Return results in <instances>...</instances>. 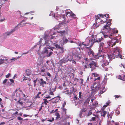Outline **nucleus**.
<instances>
[{
    "mask_svg": "<svg viewBox=\"0 0 125 125\" xmlns=\"http://www.w3.org/2000/svg\"><path fill=\"white\" fill-rule=\"evenodd\" d=\"M121 67H123L124 68H125V67L121 63L119 65Z\"/></svg>",
    "mask_w": 125,
    "mask_h": 125,
    "instance_id": "63",
    "label": "nucleus"
},
{
    "mask_svg": "<svg viewBox=\"0 0 125 125\" xmlns=\"http://www.w3.org/2000/svg\"><path fill=\"white\" fill-rule=\"evenodd\" d=\"M98 104L97 102L96 101H95L93 103L90 104L91 105L93 106H96Z\"/></svg>",
    "mask_w": 125,
    "mask_h": 125,
    "instance_id": "28",
    "label": "nucleus"
},
{
    "mask_svg": "<svg viewBox=\"0 0 125 125\" xmlns=\"http://www.w3.org/2000/svg\"><path fill=\"white\" fill-rule=\"evenodd\" d=\"M4 58H3V59H0V61H7L8 60L7 59V58L5 57Z\"/></svg>",
    "mask_w": 125,
    "mask_h": 125,
    "instance_id": "44",
    "label": "nucleus"
},
{
    "mask_svg": "<svg viewBox=\"0 0 125 125\" xmlns=\"http://www.w3.org/2000/svg\"><path fill=\"white\" fill-rule=\"evenodd\" d=\"M123 80L124 81H125V75H124L123 77Z\"/></svg>",
    "mask_w": 125,
    "mask_h": 125,
    "instance_id": "64",
    "label": "nucleus"
},
{
    "mask_svg": "<svg viewBox=\"0 0 125 125\" xmlns=\"http://www.w3.org/2000/svg\"><path fill=\"white\" fill-rule=\"evenodd\" d=\"M8 79H5L3 81L2 83L3 84H5L6 83V82H7V81Z\"/></svg>",
    "mask_w": 125,
    "mask_h": 125,
    "instance_id": "48",
    "label": "nucleus"
},
{
    "mask_svg": "<svg viewBox=\"0 0 125 125\" xmlns=\"http://www.w3.org/2000/svg\"><path fill=\"white\" fill-rule=\"evenodd\" d=\"M114 56L113 55H108L107 54H106V55H102H102L100 56V59H101L100 62L102 63H103L102 65H108L109 64V62L107 61V59H109V61L112 60Z\"/></svg>",
    "mask_w": 125,
    "mask_h": 125,
    "instance_id": "2",
    "label": "nucleus"
},
{
    "mask_svg": "<svg viewBox=\"0 0 125 125\" xmlns=\"http://www.w3.org/2000/svg\"><path fill=\"white\" fill-rule=\"evenodd\" d=\"M52 54V52H50L49 54H48V55H46V56L47 57H49Z\"/></svg>",
    "mask_w": 125,
    "mask_h": 125,
    "instance_id": "37",
    "label": "nucleus"
},
{
    "mask_svg": "<svg viewBox=\"0 0 125 125\" xmlns=\"http://www.w3.org/2000/svg\"><path fill=\"white\" fill-rule=\"evenodd\" d=\"M97 37V36H94L93 35L91 36L90 40L92 42L91 44L93 45L94 43L96 42Z\"/></svg>",
    "mask_w": 125,
    "mask_h": 125,
    "instance_id": "11",
    "label": "nucleus"
},
{
    "mask_svg": "<svg viewBox=\"0 0 125 125\" xmlns=\"http://www.w3.org/2000/svg\"><path fill=\"white\" fill-rule=\"evenodd\" d=\"M113 55H114L115 57L117 58L119 56L120 52V50L118 47H116L114 48L113 50Z\"/></svg>",
    "mask_w": 125,
    "mask_h": 125,
    "instance_id": "7",
    "label": "nucleus"
},
{
    "mask_svg": "<svg viewBox=\"0 0 125 125\" xmlns=\"http://www.w3.org/2000/svg\"><path fill=\"white\" fill-rule=\"evenodd\" d=\"M54 17L57 20L60 19H62V21L64 20H65V15H63L62 14H57L54 15Z\"/></svg>",
    "mask_w": 125,
    "mask_h": 125,
    "instance_id": "9",
    "label": "nucleus"
},
{
    "mask_svg": "<svg viewBox=\"0 0 125 125\" xmlns=\"http://www.w3.org/2000/svg\"><path fill=\"white\" fill-rule=\"evenodd\" d=\"M79 98H80L81 99L82 98V93L81 92H79Z\"/></svg>",
    "mask_w": 125,
    "mask_h": 125,
    "instance_id": "43",
    "label": "nucleus"
},
{
    "mask_svg": "<svg viewBox=\"0 0 125 125\" xmlns=\"http://www.w3.org/2000/svg\"><path fill=\"white\" fill-rule=\"evenodd\" d=\"M99 47L100 49L99 50L98 55L97 56V57H99L102 55V54L103 52L104 53L103 51L105 49L109 47V45H108L107 42L105 43L103 42L100 43Z\"/></svg>",
    "mask_w": 125,
    "mask_h": 125,
    "instance_id": "3",
    "label": "nucleus"
},
{
    "mask_svg": "<svg viewBox=\"0 0 125 125\" xmlns=\"http://www.w3.org/2000/svg\"><path fill=\"white\" fill-rule=\"evenodd\" d=\"M98 53H97V54L96 55L93 50L91 48H89V50L88 52V54L90 57H93V58L96 59L98 58L99 59H100V57H97V56L98 55Z\"/></svg>",
    "mask_w": 125,
    "mask_h": 125,
    "instance_id": "6",
    "label": "nucleus"
},
{
    "mask_svg": "<svg viewBox=\"0 0 125 125\" xmlns=\"http://www.w3.org/2000/svg\"><path fill=\"white\" fill-rule=\"evenodd\" d=\"M17 119L18 120H23V119L20 116L18 117L17 118Z\"/></svg>",
    "mask_w": 125,
    "mask_h": 125,
    "instance_id": "46",
    "label": "nucleus"
},
{
    "mask_svg": "<svg viewBox=\"0 0 125 125\" xmlns=\"http://www.w3.org/2000/svg\"><path fill=\"white\" fill-rule=\"evenodd\" d=\"M49 100H47L46 99H45L44 98L43 99V102H42V104H44L45 105H47V104L49 103Z\"/></svg>",
    "mask_w": 125,
    "mask_h": 125,
    "instance_id": "18",
    "label": "nucleus"
},
{
    "mask_svg": "<svg viewBox=\"0 0 125 125\" xmlns=\"http://www.w3.org/2000/svg\"><path fill=\"white\" fill-rule=\"evenodd\" d=\"M83 113L81 111H80V113L79 114V116L80 117V118H81L82 117V114H83Z\"/></svg>",
    "mask_w": 125,
    "mask_h": 125,
    "instance_id": "39",
    "label": "nucleus"
},
{
    "mask_svg": "<svg viewBox=\"0 0 125 125\" xmlns=\"http://www.w3.org/2000/svg\"><path fill=\"white\" fill-rule=\"evenodd\" d=\"M48 50L47 49V48L46 47H45L44 49V53H45V52H46Z\"/></svg>",
    "mask_w": 125,
    "mask_h": 125,
    "instance_id": "53",
    "label": "nucleus"
},
{
    "mask_svg": "<svg viewBox=\"0 0 125 125\" xmlns=\"http://www.w3.org/2000/svg\"><path fill=\"white\" fill-rule=\"evenodd\" d=\"M99 19V17L98 15H97L96 16V18L95 20L97 21Z\"/></svg>",
    "mask_w": 125,
    "mask_h": 125,
    "instance_id": "51",
    "label": "nucleus"
},
{
    "mask_svg": "<svg viewBox=\"0 0 125 125\" xmlns=\"http://www.w3.org/2000/svg\"><path fill=\"white\" fill-rule=\"evenodd\" d=\"M90 42V40L88 38L86 39L85 42V44H83L85 46H87L89 45Z\"/></svg>",
    "mask_w": 125,
    "mask_h": 125,
    "instance_id": "17",
    "label": "nucleus"
},
{
    "mask_svg": "<svg viewBox=\"0 0 125 125\" xmlns=\"http://www.w3.org/2000/svg\"><path fill=\"white\" fill-rule=\"evenodd\" d=\"M62 39L63 40V44L69 42V41L67 39L65 38V39H64V37H63L62 38Z\"/></svg>",
    "mask_w": 125,
    "mask_h": 125,
    "instance_id": "20",
    "label": "nucleus"
},
{
    "mask_svg": "<svg viewBox=\"0 0 125 125\" xmlns=\"http://www.w3.org/2000/svg\"><path fill=\"white\" fill-rule=\"evenodd\" d=\"M69 59L67 57H63L62 59L60 60L59 62L60 64L62 65L63 63H65L68 61Z\"/></svg>",
    "mask_w": 125,
    "mask_h": 125,
    "instance_id": "10",
    "label": "nucleus"
},
{
    "mask_svg": "<svg viewBox=\"0 0 125 125\" xmlns=\"http://www.w3.org/2000/svg\"><path fill=\"white\" fill-rule=\"evenodd\" d=\"M18 112L17 111H16V112L13 113L12 114L13 115H17L18 114Z\"/></svg>",
    "mask_w": 125,
    "mask_h": 125,
    "instance_id": "61",
    "label": "nucleus"
},
{
    "mask_svg": "<svg viewBox=\"0 0 125 125\" xmlns=\"http://www.w3.org/2000/svg\"><path fill=\"white\" fill-rule=\"evenodd\" d=\"M70 15L71 16H73V17H75V15L74 13H70Z\"/></svg>",
    "mask_w": 125,
    "mask_h": 125,
    "instance_id": "47",
    "label": "nucleus"
},
{
    "mask_svg": "<svg viewBox=\"0 0 125 125\" xmlns=\"http://www.w3.org/2000/svg\"><path fill=\"white\" fill-rule=\"evenodd\" d=\"M83 43H84V42H83L82 43H79V46H81V47L82 45H84L83 44H83Z\"/></svg>",
    "mask_w": 125,
    "mask_h": 125,
    "instance_id": "56",
    "label": "nucleus"
},
{
    "mask_svg": "<svg viewBox=\"0 0 125 125\" xmlns=\"http://www.w3.org/2000/svg\"><path fill=\"white\" fill-rule=\"evenodd\" d=\"M118 32V31L116 30L115 32H113L110 34L104 35L105 38L108 37L111 39V40L107 42L108 45H109V47L110 46L112 47L116 44V43H118V41L117 39L116 38H113V36L114 34Z\"/></svg>",
    "mask_w": 125,
    "mask_h": 125,
    "instance_id": "1",
    "label": "nucleus"
},
{
    "mask_svg": "<svg viewBox=\"0 0 125 125\" xmlns=\"http://www.w3.org/2000/svg\"><path fill=\"white\" fill-rule=\"evenodd\" d=\"M90 98L88 97L85 100L83 104V105L85 106H87L88 105L89 102L90 101Z\"/></svg>",
    "mask_w": 125,
    "mask_h": 125,
    "instance_id": "16",
    "label": "nucleus"
},
{
    "mask_svg": "<svg viewBox=\"0 0 125 125\" xmlns=\"http://www.w3.org/2000/svg\"><path fill=\"white\" fill-rule=\"evenodd\" d=\"M111 24L109 22H107L106 24L104 26L103 30L105 31H107L106 32L108 33V35L110 34L111 33L113 32H115L116 30L114 29H111L110 28V26Z\"/></svg>",
    "mask_w": 125,
    "mask_h": 125,
    "instance_id": "4",
    "label": "nucleus"
},
{
    "mask_svg": "<svg viewBox=\"0 0 125 125\" xmlns=\"http://www.w3.org/2000/svg\"><path fill=\"white\" fill-rule=\"evenodd\" d=\"M107 105H106V104H105L104 105L103 107L102 108V110H104V109H105V107L107 106Z\"/></svg>",
    "mask_w": 125,
    "mask_h": 125,
    "instance_id": "40",
    "label": "nucleus"
},
{
    "mask_svg": "<svg viewBox=\"0 0 125 125\" xmlns=\"http://www.w3.org/2000/svg\"><path fill=\"white\" fill-rule=\"evenodd\" d=\"M55 115L56 116V119H57L60 117V115L59 113H58L57 112H56L55 114Z\"/></svg>",
    "mask_w": 125,
    "mask_h": 125,
    "instance_id": "29",
    "label": "nucleus"
},
{
    "mask_svg": "<svg viewBox=\"0 0 125 125\" xmlns=\"http://www.w3.org/2000/svg\"><path fill=\"white\" fill-rule=\"evenodd\" d=\"M54 46L56 47V48L57 49H59L61 47V46H60V45L57 44L54 45Z\"/></svg>",
    "mask_w": 125,
    "mask_h": 125,
    "instance_id": "33",
    "label": "nucleus"
},
{
    "mask_svg": "<svg viewBox=\"0 0 125 125\" xmlns=\"http://www.w3.org/2000/svg\"><path fill=\"white\" fill-rule=\"evenodd\" d=\"M114 96H115V98H118L120 97V95H115Z\"/></svg>",
    "mask_w": 125,
    "mask_h": 125,
    "instance_id": "52",
    "label": "nucleus"
},
{
    "mask_svg": "<svg viewBox=\"0 0 125 125\" xmlns=\"http://www.w3.org/2000/svg\"><path fill=\"white\" fill-rule=\"evenodd\" d=\"M15 31V29H13L11 30L10 31H7L3 33V35L5 37L10 35L12 33Z\"/></svg>",
    "mask_w": 125,
    "mask_h": 125,
    "instance_id": "14",
    "label": "nucleus"
},
{
    "mask_svg": "<svg viewBox=\"0 0 125 125\" xmlns=\"http://www.w3.org/2000/svg\"><path fill=\"white\" fill-rule=\"evenodd\" d=\"M45 69L44 68H42L41 69V72L42 73H44V72H45Z\"/></svg>",
    "mask_w": 125,
    "mask_h": 125,
    "instance_id": "54",
    "label": "nucleus"
},
{
    "mask_svg": "<svg viewBox=\"0 0 125 125\" xmlns=\"http://www.w3.org/2000/svg\"><path fill=\"white\" fill-rule=\"evenodd\" d=\"M59 49L61 50L60 51V53H63L64 52V50L63 47H61L59 48Z\"/></svg>",
    "mask_w": 125,
    "mask_h": 125,
    "instance_id": "25",
    "label": "nucleus"
},
{
    "mask_svg": "<svg viewBox=\"0 0 125 125\" xmlns=\"http://www.w3.org/2000/svg\"><path fill=\"white\" fill-rule=\"evenodd\" d=\"M110 102L109 101H107V102H106V105H107V106L109 105V104H110Z\"/></svg>",
    "mask_w": 125,
    "mask_h": 125,
    "instance_id": "57",
    "label": "nucleus"
},
{
    "mask_svg": "<svg viewBox=\"0 0 125 125\" xmlns=\"http://www.w3.org/2000/svg\"><path fill=\"white\" fill-rule=\"evenodd\" d=\"M50 94L51 95H54V94L52 92H50Z\"/></svg>",
    "mask_w": 125,
    "mask_h": 125,
    "instance_id": "60",
    "label": "nucleus"
},
{
    "mask_svg": "<svg viewBox=\"0 0 125 125\" xmlns=\"http://www.w3.org/2000/svg\"><path fill=\"white\" fill-rule=\"evenodd\" d=\"M103 111V114L102 115V116L104 117L105 116V115L106 114L107 112L106 111H104V110H102Z\"/></svg>",
    "mask_w": 125,
    "mask_h": 125,
    "instance_id": "30",
    "label": "nucleus"
},
{
    "mask_svg": "<svg viewBox=\"0 0 125 125\" xmlns=\"http://www.w3.org/2000/svg\"><path fill=\"white\" fill-rule=\"evenodd\" d=\"M87 108L83 107L81 109L80 111L83 113H84L87 111Z\"/></svg>",
    "mask_w": 125,
    "mask_h": 125,
    "instance_id": "21",
    "label": "nucleus"
},
{
    "mask_svg": "<svg viewBox=\"0 0 125 125\" xmlns=\"http://www.w3.org/2000/svg\"><path fill=\"white\" fill-rule=\"evenodd\" d=\"M92 75H94V76L95 77H98L99 76V75L97 73H92Z\"/></svg>",
    "mask_w": 125,
    "mask_h": 125,
    "instance_id": "27",
    "label": "nucleus"
},
{
    "mask_svg": "<svg viewBox=\"0 0 125 125\" xmlns=\"http://www.w3.org/2000/svg\"><path fill=\"white\" fill-rule=\"evenodd\" d=\"M86 65H85L84 66V69L89 68H90L89 66V64H88V61H86Z\"/></svg>",
    "mask_w": 125,
    "mask_h": 125,
    "instance_id": "23",
    "label": "nucleus"
},
{
    "mask_svg": "<svg viewBox=\"0 0 125 125\" xmlns=\"http://www.w3.org/2000/svg\"><path fill=\"white\" fill-rule=\"evenodd\" d=\"M99 87L96 85V83H94L93 88L91 90V93L92 94H95L99 90Z\"/></svg>",
    "mask_w": 125,
    "mask_h": 125,
    "instance_id": "8",
    "label": "nucleus"
},
{
    "mask_svg": "<svg viewBox=\"0 0 125 125\" xmlns=\"http://www.w3.org/2000/svg\"><path fill=\"white\" fill-rule=\"evenodd\" d=\"M85 59L86 61H88V64H89V66L91 68V71L95 69L97 66L96 62L91 60H88V59L87 58H86Z\"/></svg>",
    "mask_w": 125,
    "mask_h": 125,
    "instance_id": "5",
    "label": "nucleus"
},
{
    "mask_svg": "<svg viewBox=\"0 0 125 125\" xmlns=\"http://www.w3.org/2000/svg\"><path fill=\"white\" fill-rule=\"evenodd\" d=\"M57 32L58 33H61L62 35H64L65 33V31H58Z\"/></svg>",
    "mask_w": 125,
    "mask_h": 125,
    "instance_id": "24",
    "label": "nucleus"
},
{
    "mask_svg": "<svg viewBox=\"0 0 125 125\" xmlns=\"http://www.w3.org/2000/svg\"><path fill=\"white\" fill-rule=\"evenodd\" d=\"M25 100L23 99H20L19 101L16 102V103L20 106H22L23 104L25 103Z\"/></svg>",
    "mask_w": 125,
    "mask_h": 125,
    "instance_id": "13",
    "label": "nucleus"
},
{
    "mask_svg": "<svg viewBox=\"0 0 125 125\" xmlns=\"http://www.w3.org/2000/svg\"><path fill=\"white\" fill-rule=\"evenodd\" d=\"M60 97L59 96H57L52 98L49 100V101L53 100L52 103H56L58 102L60 100Z\"/></svg>",
    "mask_w": 125,
    "mask_h": 125,
    "instance_id": "12",
    "label": "nucleus"
},
{
    "mask_svg": "<svg viewBox=\"0 0 125 125\" xmlns=\"http://www.w3.org/2000/svg\"><path fill=\"white\" fill-rule=\"evenodd\" d=\"M62 108L63 111L65 112V114L66 110V109L65 108H64V107H62Z\"/></svg>",
    "mask_w": 125,
    "mask_h": 125,
    "instance_id": "49",
    "label": "nucleus"
},
{
    "mask_svg": "<svg viewBox=\"0 0 125 125\" xmlns=\"http://www.w3.org/2000/svg\"><path fill=\"white\" fill-rule=\"evenodd\" d=\"M31 70L27 69L25 71V74L27 76H29L31 74Z\"/></svg>",
    "mask_w": 125,
    "mask_h": 125,
    "instance_id": "15",
    "label": "nucleus"
},
{
    "mask_svg": "<svg viewBox=\"0 0 125 125\" xmlns=\"http://www.w3.org/2000/svg\"><path fill=\"white\" fill-rule=\"evenodd\" d=\"M72 89L73 92H76L77 90V89L74 88V87H72Z\"/></svg>",
    "mask_w": 125,
    "mask_h": 125,
    "instance_id": "38",
    "label": "nucleus"
},
{
    "mask_svg": "<svg viewBox=\"0 0 125 125\" xmlns=\"http://www.w3.org/2000/svg\"><path fill=\"white\" fill-rule=\"evenodd\" d=\"M54 119L53 117H52V120L51 119H48L47 120V121L50 122H52L54 120Z\"/></svg>",
    "mask_w": 125,
    "mask_h": 125,
    "instance_id": "41",
    "label": "nucleus"
},
{
    "mask_svg": "<svg viewBox=\"0 0 125 125\" xmlns=\"http://www.w3.org/2000/svg\"><path fill=\"white\" fill-rule=\"evenodd\" d=\"M96 117H92L91 118V119L90 120V121L91 122L92 121H95L96 118Z\"/></svg>",
    "mask_w": 125,
    "mask_h": 125,
    "instance_id": "32",
    "label": "nucleus"
},
{
    "mask_svg": "<svg viewBox=\"0 0 125 125\" xmlns=\"http://www.w3.org/2000/svg\"><path fill=\"white\" fill-rule=\"evenodd\" d=\"M48 36V35H47V34H45L43 38L44 40H46L47 39Z\"/></svg>",
    "mask_w": 125,
    "mask_h": 125,
    "instance_id": "36",
    "label": "nucleus"
},
{
    "mask_svg": "<svg viewBox=\"0 0 125 125\" xmlns=\"http://www.w3.org/2000/svg\"><path fill=\"white\" fill-rule=\"evenodd\" d=\"M41 82L40 83V84L41 85H42L43 87H44V84H46V82L44 81L42 78H41L40 80Z\"/></svg>",
    "mask_w": 125,
    "mask_h": 125,
    "instance_id": "19",
    "label": "nucleus"
},
{
    "mask_svg": "<svg viewBox=\"0 0 125 125\" xmlns=\"http://www.w3.org/2000/svg\"><path fill=\"white\" fill-rule=\"evenodd\" d=\"M47 48L49 49H50L52 51H53V49H54L55 48L54 47H50V48L48 47Z\"/></svg>",
    "mask_w": 125,
    "mask_h": 125,
    "instance_id": "50",
    "label": "nucleus"
},
{
    "mask_svg": "<svg viewBox=\"0 0 125 125\" xmlns=\"http://www.w3.org/2000/svg\"><path fill=\"white\" fill-rule=\"evenodd\" d=\"M100 77L99 76L97 78H95L94 79V81H96V80H97L98 81H99L100 80Z\"/></svg>",
    "mask_w": 125,
    "mask_h": 125,
    "instance_id": "31",
    "label": "nucleus"
},
{
    "mask_svg": "<svg viewBox=\"0 0 125 125\" xmlns=\"http://www.w3.org/2000/svg\"><path fill=\"white\" fill-rule=\"evenodd\" d=\"M43 106H44L43 105H41V107H40V109H39V111H41V110L42 109V107H43Z\"/></svg>",
    "mask_w": 125,
    "mask_h": 125,
    "instance_id": "62",
    "label": "nucleus"
},
{
    "mask_svg": "<svg viewBox=\"0 0 125 125\" xmlns=\"http://www.w3.org/2000/svg\"><path fill=\"white\" fill-rule=\"evenodd\" d=\"M106 65H104V66L102 65V66L103 67V68L106 71H108V69L106 67H105V66H106Z\"/></svg>",
    "mask_w": 125,
    "mask_h": 125,
    "instance_id": "34",
    "label": "nucleus"
},
{
    "mask_svg": "<svg viewBox=\"0 0 125 125\" xmlns=\"http://www.w3.org/2000/svg\"><path fill=\"white\" fill-rule=\"evenodd\" d=\"M66 104V103L65 101L63 104V105H62V107H64Z\"/></svg>",
    "mask_w": 125,
    "mask_h": 125,
    "instance_id": "59",
    "label": "nucleus"
},
{
    "mask_svg": "<svg viewBox=\"0 0 125 125\" xmlns=\"http://www.w3.org/2000/svg\"><path fill=\"white\" fill-rule=\"evenodd\" d=\"M10 73H9L8 74L6 75V78H8L9 77V76H10Z\"/></svg>",
    "mask_w": 125,
    "mask_h": 125,
    "instance_id": "55",
    "label": "nucleus"
},
{
    "mask_svg": "<svg viewBox=\"0 0 125 125\" xmlns=\"http://www.w3.org/2000/svg\"><path fill=\"white\" fill-rule=\"evenodd\" d=\"M109 15L108 14H107L104 15V16L106 18H109Z\"/></svg>",
    "mask_w": 125,
    "mask_h": 125,
    "instance_id": "45",
    "label": "nucleus"
},
{
    "mask_svg": "<svg viewBox=\"0 0 125 125\" xmlns=\"http://www.w3.org/2000/svg\"><path fill=\"white\" fill-rule=\"evenodd\" d=\"M28 79L30 81L31 80L29 78L26 77L25 76H24L23 77V80L24 81L25 80H27Z\"/></svg>",
    "mask_w": 125,
    "mask_h": 125,
    "instance_id": "35",
    "label": "nucleus"
},
{
    "mask_svg": "<svg viewBox=\"0 0 125 125\" xmlns=\"http://www.w3.org/2000/svg\"><path fill=\"white\" fill-rule=\"evenodd\" d=\"M100 81H101V80L100 79V80H99V81H98L97 80H96V81H95V83H96V85H97L98 84H99L100 83Z\"/></svg>",
    "mask_w": 125,
    "mask_h": 125,
    "instance_id": "42",
    "label": "nucleus"
},
{
    "mask_svg": "<svg viewBox=\"0 0 125 125\" xmlns=\"http://www.w3.org/2000/svg\"><path fill=\"white\" fill-rule=\"evenodd\" d=\"M51 98V97L50 96H47V97H44V98H45V99H50V98Z\"/></svg>",
    "mask_w": 125,
    "mask_h": 125,
    "instance_id": "58",
    "label": "nucleus"
},
{
    "mask_svg": "<svg viewBox=\"0 0 125 125\" xmlns=\"http://www.w3.org/2000/svg\"><path fill=\"white\" fill-rule=\"evenodd\" d=\"M92 112L91 110L89 111L87 115V116H89L90 115L92 114Z\"/></svg>",
    "mask_w": 125,
    "mask_h": 125,
    "instance_id": "26",
    "label": "nucleus"
},
{
    "mask_svg": "<svg viewBox=\"0 0 125 125\" xmlns=\"http://www.w3.org/2000/svg\"><path fill=\"white\" fill-rule=\"evenodd\" d=\"M102 39H103L102 38V37H101L99 38H98V37H97L96 42H100Z\"/></svg>",
    "mask_w": 125,
    "mask_h": 125,
    "instance_id": "22",
    "label": "nucleus"
}]
</instances>
